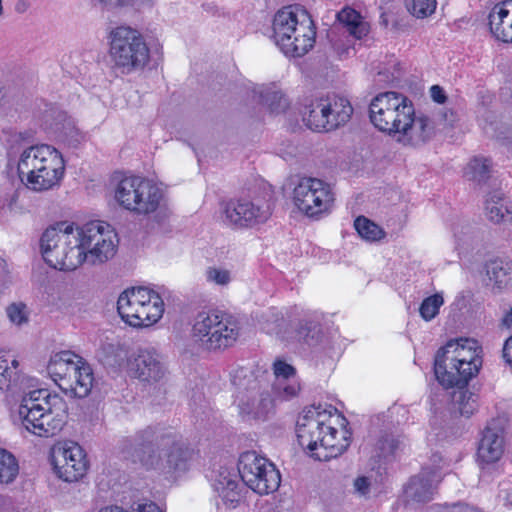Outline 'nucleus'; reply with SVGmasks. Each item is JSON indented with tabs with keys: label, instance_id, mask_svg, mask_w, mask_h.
I'll list each match as a JSON object with an SVG mask.
<instances>
[{
	"label": "nucleus",
	"instance_id": "2f4dec72",
	"mask_svg": "<svg viewBox=\"0 0 512 512\" xmlns=\"http://www.w3.org/2000/svg\"><path fill=\"white\" fill-rule=\"evenodd\" d=\"M337 19L346 31L356 39H361L369 32V24L352 8H343L337 13Z\"/></svg>",
	"mask_w": 512,
	"mask_h": 512
},
{
	"label": "nucleus",
	"instance_id": "603ef678",
	"mask_svg": "<svg viewBox=\"0 0 512 512\" xmlns=\"http://www.w3.org/2000/svg\"><path fill=\"white\" fill-rule=\"evenodd\" d=\"M430 95H431V98L439 103V104H442L446 101V95H445V92L444 90L438 86V85H433L431 88H430Z\"/></svg>",
	"mask_w": 512,
	"mask_h": 512
},
{
	"label": "nucleus",
	"instance_id": "c9c22d12",
	"mask_svg": "<svg viewBox=\"0 0 512 512\" xmlns=\"http://www.w3.org/2000/svg\"><path fill=\"white\" fill-rule=\"evenodd\" d=\"M262 329L271 335H276L284 341V335L289 333L283 314L276 308H269L261 317Z\"/></svg>",
	"mask_w": 512,
	"mask_h": 512
},
{
	"label": "nucleus",
	"instance_id": "a211bd4d",
	"mask_svg": "<svg viewBox=\"0 0 512 512\" xmlns=\"http://www.w3.org/2000/svg\"><path fill=\"white\" fill-rule=\"evenodd\" d=\"M129 366L136 378L147 383L161 381L168 372L162 355L152 347L139 348L130 359Z\"/></svg>",
	"mask_w": 512,
	"mask_h": 512
},
{
	"label": "nucleus",
	"instance_id": "4468645a",
	"mask_svg": "<svg viewBox=\"0 0 512 512\" xmlns=\"http://www.w3.org/2000/svg\"><path fill=\"white\" fill-rule=\"evenodd\" d=\"M371 122L380 131L397 134L401 126L414 115L412 102L403 94L389 91L380 93L370 103Z\"/></svg>",
	"mask_w": 512,
	"mask_h": 512
},
{
	"label": "nucleus",
	"instance_id": "f704fd0d",
	"mask_svg": "<svg viewBox=\"0 0 512 512\" xmlns=\"http://www.w3.org/2000/svg\"><path fill=\"white\" fill-rule=\"evenodd\" d=\"M492 162L489 158L477 156L474 157L465 168V177L479 185L485 184L491 177Z\"/></svg>",
	"mask_w": 512,
	"mask_h": 512
},
{
	"label": "nucleus",
	"instance_id": "6e6552de",
	"mask_svg": "<svg viewBox=\"0 0 512 512\" xmlns=\"http://www.w3.org/2000/svg\"><path fill=\"white\" fill-rule=\"evenodd\" d=\"M240 335L236 318L218 310L202 309L194 316L192 337L208 351H222L232 347Z\"/></svg>",
	"mask_w": 512,
	"mask_h": 512
},
{
	"label": "nucleus",
	"instance_id": "f03ea898",
	"mask_svg": "<svg viewBox=\"0 0 512 512\" xmlns=\"http://www.w3.org/2000/svg\"><path fill=\"white\" fill-rule=\"evenodd\" d=\"M135 457L146 469L163 473H179L187 470L189 449L182 438L161 427L148 426L132 438Z\"/></svg>",
	"mask_w": 512,
	"mask_h": 512
},
{
	"label": "nucleus",
	"instance_id": "a878e982",
	"mask_svg": "<svg viewBox=\"0 0 512 512\" xmlns=\"http://www.w3.org/2000/svg\"><path fill=\"white\" fill-rule=\"evenodd\" d=\"M275 382L274 392L283 400L295 397L301 387L296 377V369L283 360H276L273 364Z\"/></svg>",
	"mask_w": 512,
	"mask_h": 512
},
{
	"label": "nucleus",
	"instance_id": "37998d69",
	"mask_svg": "<svg viewBox=\"0 0 512 512\" xmlns=\"http://www.w3.org/2000/svg\"><path fill=\"white\" fill-rule=\"evenodd\" d=\"M18 361L11 359L10 355L0 351V391L7 389L12 377V368L18 367Z\"/></svg>",
	"mask_w": 512,
	"mask_h": 512
},
{
	"label": "nucleus",
	"instance_id": "3c124183",
	"mask_svg": "<svg viewBox=\"0 0 512 512\" xmlns=\"http://www.w3.org/2000/svg\"><path fill=\"white\" fill-rule=\"evenodd\" d=\"M502 356L505 363L512 368V335L504 342Z\"/></svg>",
	"mask_w": 512,
	"mask_h": 512
},
{
	"label": "nucleus",
	"instance_id": "1a4fd4ad",
	"mask_svg": "<svg viewBox=\"0 0 512 512\" xmlns=\"http://www.w3.org/2000/svg\"><path fill=\"white\" fill-rule=\"evenodd\" d=\"M40 248L43 259L54 269L72 271L82 265L83 251L72 224L62 222L47 228L41 236Z\"/></svg>",
	"mask_w": 512,
	"mask_h": 512
},
{
	"label": "nucleus",
	"instance_id": "c85d7f7f",
	"mask_svg": "<svg viewBox=\"0 0 512 512\" xmlns=\"http://www.w3.org/2000/svg\"><path fill=\"white\" fill-rule=\"evenodd\" d=\"M76 359H80V357L70 351H61L51 357L47 365V373L58 386L64 383L66 377L70 375L75 367Z\"/></svg>",
	"mask_w": 512,
	"mask_h": 512
},
{
	"label": "nucleus",
	"instance_id": "79ce46f5",
	"mask_svg": "<svg viewBox=\"0 0 512 512\" xmlns=\"http://www.w3.org/2000/svg\"><path fill=\"white\" fill-rule=\"evenodd\" d=\"M443 303V296L439 293H436L425 298L419 307V313L421 317L425 321H430L434 319L439 313V309L443 305Z\"/></svg>",
	"mask_w": 512,
	"mask_h": 512
},
{
	"label": "nucleus",
	"instance_id": "7c9ffc66",
	"mask_svg": "<svg viewBox=\"0 0 512 512\" xmlns=\"http://www.w3.org/2000/svg\"><path fill=\"white\" fill-rule=\"evenodd\" d=\"M485 211L489 220L494 223L504 222L512 218V205L503 198L500 192L489 194L485 201Z\"/></svg>",
	"mask_w": 512,
	"mask_h": 512
},
{
	"label": "nucleus",
	"instance_id": "4c0bfd02",
	"mask_svg": "<svg viewBox=\"0 0 512 512\" xmlns=\"http://www.w3.org/2000/svg\"><path fill=\"white\" fill-rule=\"evenodd\" d=\"M258 93L260 102L267 106L271 112L279 113L288 107L287 99L279 90L262 88Z\"/></svg>",
	"mask_w": 512,
	"mask_h": 512
},
{
	"label": "nucleus",
	"instance_id": "c03bdc74",
	"mask_svg": "<svg viewBox=\"0 0 512 512\" xmlns=\"http://www.w3.org/2000/svg\"><path fill=\"white\" fill-rule=\"evenodd\" d=\"M94 7L102 11H111L135 5H143L151 3L153 0H88Z\"/></svg>",
	"mask_w": 512,
	"mask_h": 512
},
{
	"label": "nucleus",
	"instance_id": "473e14b6",
	"mask_svg": "<svg viewBox=\"0 0 512 512\" xmlns=\"http://www.w3.org/2000/svg\"><path fill=\"white\" fill-rule=\"evenodd\" d=\"M451 394L452 409L461 416L470 417L477 409V395L464 389L466 385L455 386Z\"/></svg>",
	"mask_w": 512,
	"mask_h": 512
},
{
	"label": "nucleus",
	"instance_id": "9b49d317",
	"mask_svg": "<svg viewBox=\"0 0 512 512\" xmlns=\"http://www.w3.org/2000/svg\"><path fill=\"white\" fill-rule=\"evenodd\" d=\"M117 310L130 326L149 327L162 317L164 302L158 293L147 287H132L120 294Z\"/></svg>",
	"mask_w": 512,
	"mask_h": 512
},
{
	"label": "nucleus",
	"instance_id": "6e6d98bb",
	"mask_svg": "<svg viewBox=\"0 0 512 512\" xmlns=\"http://www.w3.org/2000/svg\"><path fill=\"white\" fill-rule=\"evenodd\" d=\"M12 138H14L15 140H18V139L22 138V135H21V133H15L12 135Z\"/></svg>",
	"mask_w": 512,
	"mask_h": 512
},
{
	"label": "nucleus",
	"instance_id": "412c9836",
	"mask_svg": "<svg viewBox=\"0 0 512 512\" xmlns=\"http://www.w3.org/2000/svg\"><path fill=\"white\" fill-rule=\"evenodd\" d=\"M75 367L64 383L59 384V388L72 397H87L94 383V375L91 366L80 357L76 359Z\"/></svg>",
	"mask_w": 512,
	"mask_h": 512
},
{
	"label": "nucleus",
	"instance_id": "7ed1b4c3",
	"mask_svg": "<svg viewBox=\"0 0 512 512\" xmlns=\"http://www.w3.org/2000/svg\"><path fill=\"white\" fill-rule=\"evenodd\" d=\"M66 404L58 394L48 389L25 392L18 406L17 415L21 425L39 437L57 435L66 423Z\"/></svg>",
	"mask_w": 512,
	"mask_h": 512
},
{
	"label": "nucleus",
	"instance_id": "9d476101",
	"mask_svg": "<svg viewBox=\"0 0 512 512\" xmlns=\"http://www.w3.org/2000/svg\"><path fill=\"white\" fill-rule=\"evenodd\" d=\"M109 54L113 71L122 75L142 70L150 58L142 34L129 26H118L111 31Z\"/></svg>",
	"mask_w": 512,
	"mask_h": 512
},
{
	"label": "nucleus",
	"instance_id": "393cba45",
	"mask_svg": "<svg viewBox=\"0 0 512 512\" xmlns=\"http://www.w3.org/2000/svg\"><path fill=\"white\" fill-rule=\"evenodd\" d=\"M504 452V432L496 426H487L480 439L477 456L480 462L490 464L497 462Z\"/></svg>",
	"mask_w": 512,
	"mask_h": 512
},
{
	"label": "nucleus",
	"instance_id": "4d7b16f0",
	"mask_svg": "<svg viewBox=\"0 0 512 512\" xmlns=\"http://www.w3.org/2000/svg\"><path fill=\"white\" fill-rule=\"evenodd\" d=\"M3 13H4V8H3L2 0H0V18L2 17Z\"/></svg>",
	"mask_w": 512,
	"mask_h": 512
},
{
	"label": "nucleus",
	"instance_id": "72a5a7b5",
	"mask_svg": "<svg viewBox=\"0 0 512 512\" xmlns=\"http://www.w3.org/2000/svg\"><path fill=\"white\" fill-rule=\"evenodd\" d=\"M486 272L498 288L506 287L512 281V262L505 259H494L487 263Z\"/></svg>",
	"mask_w": 512,
	"mask_h": 512
},
{
	"label": "nucleus",
	"instance_id": "6ab92c4d",
	"mask_svg": "<svg viewBox=\"0 0 512 512\" xmlns=\"http://www.w3.org/2000/svg\"><path fill=\"white\" fill-rule=\"evenodd\" d=\"M441 475L434 468H424L418 475L413 476L404 487V498L409 503H426L433 499L436 485Z\"/></svg>",
	"mask_w": 512,
	"mask_h": 512
},
{
	"label": "nucleus",
	"instance_id": "20e7f679",
	"mask_svg": "<svg viewBox=\"0 0 512 512\" xmlns=\"http://www.w3.org/2000/svg\"><path fill=\"white\" fill-rule=\"evenodd\" d=\"M330 415L318 408H311L297 421L296 433L299 444L311 452L319 461H328L343 454L351 443V433L341 432L332 427L328 421Z\"/></svg>",
	"mask_w": 512,
	"mask_h": 512
},
{
	"label": "nucleus",
	"instance_id": "5701e85b",
	"mask_svg": "<svg viewBox=\"0 0 512 512\" xmlns=\"http://www.w3.org/2000/svg\"><path fill=\"white\" fill-rule=\"evenodd\" d=\"M489 28L493 37L503 43H512V0L496 4L489 13Z\"/></svg>",
	"mask_w": 512,
	"mask_h": 512
},
{
	"label": "nucleus",
	"instance_id": "423d86ee",
	"mask_svg": "<svg viewBox=\"0 0 512 512\" xmlns=\"http://www.w3.org/2000/svg\"><path fill=\"white\" fill-rule=\"evenodd\" d=\"M17 171L27 188L36 192L47 191L60 184L65 173V161L51 145H31L21 152Z\"/></svg>",
	"mask_w": 512,
	"mask_h": 512
},
{
	"label": "nucleus",
	"instance_id": "49530a36",
	"mask_svg": "<svg viewBox=\"0 0 512 512\" xmlns=\"http://www.w3.org/2000/svg\"><path fill=\"white\" fill-rule=\"evenodd\" d=\"M407 8L414 16L418 18L426 17L432 14L436 8L435 0H410L407 2Z\"/></svg>",
	"mask_w": 512,
	"mask_h": 512
},
{
	"label": "nucleus",
	"instance_id": "864d4df0",
	"mask_svg": "<svg viewBox=\"0 0 512 512\" xmlns=\"http://www.w3.org/2000/svg\"><path fill=\"white\" fill-rule=\"evenodd\" d=\"M498 496L505 506L512 507V486L502 487Z\"/></svg>",
	"mask_w": 512,
	"mask_h": 512
},
{
	"label": "nucleus",
	"instance_id": "f3484780",
	"mask_svg": "<svg viewBox=\"0 0 512 512\" xmlns=\"http://www.w3.org/2000/svg\"><path fill=\"white\" fill-rule=\"evenodd\" d=\"M51 463L56 475L66 482L78 481L87 471L84 451L75 442L54 447L51 454Z\"/></svg>",
	"mask_w": 512,
	"mask_h": 512
},
{
	"label": "nucleus",
	"instance_id": "c756f323",
	"mask_svg": "<svg viewBox=\"0 0 512 512\" xmlns=\"http://www.w3.org/2000/svg\"><path fill=\"white\" fill-rule=\"evenodd\" d=\"M331 102L329 109V131L345 125L353 114V107L349 100L337 94H329Z\"/></svg>",
	"mask_w": 512,
	"mask_h": 512
},
{
	"label": "nucleus",
	"instance_id": "dca6fc26",
	"mask_svg": "<svg viewBox=\"0 0 512 512\" xmlns=\"http://www.w3.org/2000/svg\"><path fill=\"white\" fill-rule=\"evenodd\" d=\"M333 201L330 185L318 178H300L293 189L295 206L310 217L327 211Z\"/></svg>",
	"mask_w": 512,
	"mask_h": 512
},
{
	"label": "nucleus",
	"instance_id": "5fc2aeb1",
	"mask_svg": "<svg viewBox=\"0 0 512 512\" xmlns=\"http://www.w3.org/2000/svg\"><path fill=\"white\" fill-rule=\"evenodd\" d=\"M503 323L504 325H506L507 327H511L512 326V308L510 309V311L505 315L504 319H503Z\"/></svg>",
	"mask_w": 512,
	"mask_h": 512
},
{
	"label": "nucleus",
	"instance_id": "8fccbe9b",
	"mask_svg": "<svg viewBox=\"0 0 512 512\" xmlns=\"http://www.w3.org/2000/svg\"><path fill=\"white\" fill-rule=\"evenodd\" d=\"M354 491L360 496H367L370 493L371 480L366 476H359L353 483Z\"/></svg>",
	"mask_w": 512,
	"mask_h": 512
},
{
	"label": "nucleus",
	"instance_id": "09e8293b",
	"mask_svg": "<svg viewBox=\"0 0 512 512\" xmlns=\"http://www.w3.org/2000/svg\"><path fill=\"white\" fill-rule=\"evenodd\" d=\"M206 278L209 282L225 286L231 281L230 271L223 268L209 267L206 270Z\"/></svg>",
	"mask_w": 512,
	"mask_h": 512
},
{
	"label": "nucleus",
	"instance_id": "f257e3e1",
	"mask_svg": "<svg viewBox=\"0 0 512 512\" xmlns=\"http://www.w3.org/2000/svg\"><path fill=\"white\" fill-rule=\"evenodd\" d=\"M238 474L221 468L214 480L213 487L222 500L231 507L241 500L242 482L254 492L265 495L276 491L281 482L279 470L268 459L254 451H247L238 460Z\"/></svg>",
	"mask_w": 512,
	"mask_h": 512
},
{
	"label": "nucleus",
	"instance_id": "aec40b11",
	"mask_svg": "<svg viewBox=\"0 0 512 512\" xmlns=\"http://www.w3.org/2000/svg\"><path fill=\"white\" fill-rule=\"evenodd\" d=\"M137 207L134 213L137 215L155 214L157 222H163L169 217L170 212L163 204V191L153 181L147 179L143 184L139 197L137 199Z\"/></svg>",
	"mask_w": 512,
	"mask_h": 512
},
{
	"label": "nucleus",
	"instance_id": "58836bf2",
	"mask_svg": "<svg viewBox=\"0 0 512 512\" xmlns=\"http://www.w3.org/2000/svg\"><path fill=\"white\" fill-rule=\"evenodd\" d=\"M354 227L358 234L367 241H378L385 236V232L380 226L364 216L355 219Z\"/></svg>",
	"mask_w": 512,
	"mask_h": 512
},
{
	"label": "nucleus",
	"instance_id": "e433bc0d",
	"mask_svg": "<svg viewBox=\"0 0 512 512\" xmlns=\"http://www.w3.org/2000/svg\"><path fill=\"white\" fill-rule=\"evenodd\" d=\"M19 473L16 457L9 451L0 448V483H12Z\"/></svg>",
	"mask_w": 512,
	"mask_h": 512
},
{
	"label": "nucleus",
	"instance_id": "ea45409f",
	"mask_svg": "<svg viewBox=\"0 0 512 512\" xmlns=\"http://www.w3.org/2000/svg\"><path fill=\"white\" fill-rule=\"evenodd\" d=\"M66 119V112L61 110L60 108L49 105L42 112L41 115V125L42 127L50 132L55 134L59 132V127L62 121Z\"/></svg>",
	"mask_w": 512,
	"mask_h": 512
},
{
	"label": "nucleus",
	"instance_id": "a19ab883",
	"mask_svg": "<svg viewBox=\"0 0 512 512\" xmlns=\"http://www.w3.org/2000/svg\"><path fill=\"white\" fill-rule=\"evenodd\" d=\"M403 446L404 441L393 434H384L377 443V448L380 452L379 456L383 458L397 455Z\"/></svg>",
	"mask_w": 512,
	"mask_h": 512
},
{
	"label": "nucleus",
	"instance_id": "bb28decb",
	"mask_svg": "<svg viewBox=\"0 0 512 512\" xmlns=\"http://www.w3.org/2000/svg\"><path fill=\"white\" fill-rule=\"evenodd\" d=\"M331 102L329 94L315 97L306 106L303 120L306 125L317 132L329 131V109Z\"/></svg>",
	"mask_w": 512,
	"mask_h": 512
},
{
	"label": "nucleus",
	"instance_id": "cd10ccee",
	"mask_svg": "<svg viewBox=\"0 0 512 512\" xmlns=\"http://www.w3.org/2000/svg\"><path fill=\"white\" fill-rule=\"evenodd\" d=\"M146 178L130 176L123 178L115 190V199L118 204L126 210L134 213L141 188Z\"/></svg>",
	"mask_w": 512,
	"mask_h": 512
},
{
	"label": "nucleus",
	"instance_id": "a18cd8bd",
	"mask_svg": "<svg viewBox=\"0 0 512 512\" xmlns=\"http://www.w3.org/2000/svg\"><path fill=\"white\" fill-rule=\"evenodd\" d=\"M56 136L69 141L70 143H79L83 138L74 120L66 114V119L61 122L59 132L55 133Z\"/></svg>",
	"mask_w": 512,
	"mask_h": 512
},
{
	"label": "nucleus",
	"instance_id": "2eb2a0df",
	"mask_svg": "<svg viewBox=\"0 0 512 512\" xmlns=\"http://www.w3.org/2000/svg\"><path fill=\"white\" fill-rule=\"evenodd\" d=\"M271 195L244 197L225 204V222L236 228H250L265 223L272 215Z\"/></svg>",
	"mask_w": 512,
	"mask_h": 512
},
{
	"label": "nucleus",
	"instance_id": "0eeeda50",
	"mask_svg": "<svg viewBox=\"0 0 512 512\" xmlns=\"http://www.w3.org/2000/svg\"><path fill=\"white\" fill-rule=\"evenodd\" d=\"M274 43L286 55L302 57L314 46L315 25L306 12L295 13L291 7L279 10L272 24Z\"/></svg>",
	"mask_w": 512,
	"mask_h": 512
},
{
	"label": "nucleus",
	"instance_id": "ddd939ff",
	"mask_svg": "<svg viewBox=\"0 0 512 512\" xmlns=\"http://www.w3.org/2000/svg\"><path fill=\"white\" fill-rule=\"evenodd\" d=\"M79 248L83 251L82 264H102L111 259L117 248V234L102 221H91L76 227Z\"/></svg>",
	"mask_w": 512,
	"mask_h": 512
},
{
	"label": "nucleus",
	"instance_id": "b1692460",
	"mask_svg": "<svg viewBox=\"0 0 512 512\" xmlns=\"http://www.w3.org/2000/svg\"><path fill=\"white\" fill-rule=\"evenodd\" d=\"M324 338L322 326L319 321L311 316L299 320L297 326L290 328L289 333L284 335L287 343H296L308 347L318 346Z\"/></svg>",
	"mask_w": 512,
	"mask_h": 512
},
{
	"label": "nucleus",
	"instance_id": "4be33fe9",
	"mask_svg": "<svg viewBox=\"0 0 512 512\" xmlns=\"http://www.w3.org/2000/svg\"><path fill=\"white\" fill-rule=\"evenodd\" d=\"M433 121L423 113L408 116V120L403 123L399 135V141L411 145H419L428 141L434 134Z\"/></svg>",
	"mask_w": 512,
	"mask_h": 512
},
{
	"label": "nucleus",
	"instance_id": "de8ad7c7",
	"mask_svg": "<svg viewBox=\"0 0 512 512\" xmlns=\"http://www.w3.org/2000/svg\"><path fill=\"white\" fill-rule=\"evenodd\" d=\"M9 320L16 324L21 325L28 320L26 305L23 303H12L6 309Z\"/></svg>",
	"mask_w": 512,
	"mask_h": 512
},
{
	"label": "nucleus",
	"instance_id": "f8f14e48",
	"mask_svg": "<svg viewBox=\"0 0 512 512\" xmlns=\"http://www.w3.org/2000/svg\"><path fill=\"white\" fill-rule=\"evenodd\" d=\"M232 384L242 394L239 411L246 420H266L274 412V400L268 391L260 390V383L248 368H238L232 374Z\"/></svg>",
	"mask_w": 512,
	"mask_h": 512
},
{
	"label": "nucleus",
	"instance_id": "39448f33",
	"mask_svg": "<svg viewBox=\"0 0 512 512\" xmlns=\"http://www.w3.org/2000/svg\"><path fill=\"white\" fill-rule=\"evenodd\" d=\"M480 347L474 339H452L437 351L434 372L445 388L467 385L482 364Z\"/></svg>",
	"mask_w": 512,
	"mask_h": 512
}]
</instances>
